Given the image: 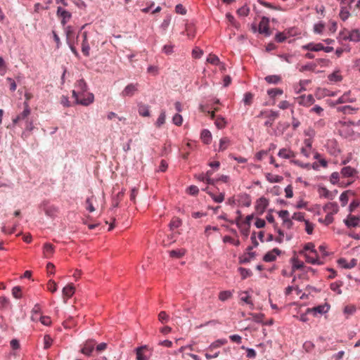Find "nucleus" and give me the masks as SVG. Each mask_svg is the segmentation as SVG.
<instances>
[{
  "label": "nucleus",
  "instance_id": "nucleus-1",
  "mask_svg": "<svg viewBox=\"0 0 360 360\" xmlns=\"http://www.w3.org/2000/svg\"><path fill=\"white\" fill-rule=\"evenodd\" d=\"M72 96L75 98L76 103L82 105L84 106H88L94 101V96L91 93H88L85 97L84 94L78 95L77 91L73 90Z\"/></svg>",
  "mask_w": 360,
  "mask_h": 360
},
{
  "label": "nucleus",
  "instance_id": "nucleus-2",
  "mask_svg": "<svg viewBox=\"0 0 360 360\" xmlns=\"http://www.w3.org/2000/svg\"><path fill=\"white\" fill-rule=\"evenodd\" d=\"M259 117H266L268 118V120H266L264 122V125L266 127H271L274 122L276 119L278 117V112L273 111V110H263L261 111L259 115H258Z\"/></svg>",
  "mask_w": 360,
  "mask_h": 360
},
{
  "label": "nucleus",
  "instance_id": "nucleus-3",
  "mask_svg": "<svg viewBox=\"0 0 360 360\" xmlns=\"http://www.w3.org/2000/svg\"><path fill=\"white\" fill-rule=\"evenodd\" d=\"M354 1V0H342L341 1V9L340 12V18L343 20H346L350 15L349 8L350 4Z\"/></svg>",
  "mask_w": 360,
  "mask_h": 360
},
{
  "label": "nucleus",
  "instance_id": "nucleus-4",
  "mask_svg": "<svg viewBox=\"0 0 360 360\" xmlns=\"http://www.w3.org/2000/svg\"><path fill=\"white\" fill-rule=\"evenodd\" d=\"M330 309V305L328 304H325L322 305H319L317 307H313V308H308L306 310L307 314L313 313L314 316L316 315V314H326L328 311Z\"/></svg>",
  "mask_w": 360,
  "mask_h": 360
},
{
  "label": "nucleus",
  "instance_id": "nucleus-5",
  "mask_svg": "<svg viewBox=\"0 0 360 360\" xmlns=\"http://www.w3.org/2000/svg\"><path fill=\"white\" fill-rule=\"evenodd\" d=\"M297 102L300 105L309 107L315 102V99L311 94L302 95L297 98Z\"/></svg>",
  "mask_w": 360,
  "mask_h": 360
},
{
  "label": "nucleus",
  "instance_id": "nucleus-6",
  "mask_svg": "<svg viewBox=\"0 0 360 360\" xmlns=\"http://www.w3.org/2000/svg\"><path fill=\"white\" fill-rule=\"evenodd\" d=\"M148 347L146 345L136 349V360H148L149 359Z\"/></svg>",
  "mask_w": 360,
  "mask_h": 360
},
{
  "label": "nucleus",
  "instance_id": "nucleus-7",
  "mask_svg": "<svg viewBox=\"0 0 360 360\" xmlns=\"http://www.w3.org/2000/svg\"><path fill=\"white\" fill-rule=\"evenodd\" d=\"M138 84H129L122 91L121 96L122 97H131L138 91Z\"/></svg>",
  "mask_w": 360,
  "mask_h": 360
},
{
  "label": "nucleus",
  "instance_id": "nucleus-8",
  "mask_svg": "<svg viewBox=\"0 0 360 360\" xmlns=\"http://www.w3.org/2000/svg\"><path fill=\"white\" fill-rule=\"evenodd\" d=\"M95 345L96 342L92 340L86 341L81 349V352L86 356H91L94 349Z\"/></svg>",
  "mask_w": 360,
  "mask_h": 360
},
{
  "label": "nucleus",
  "instance_id": "nucleus-9",
  "mask_svg": "<svg viewBox=\"0 0 360 360\" xmlns=\"http://www.w3.org/2000/svg\"><path fill=\"white\" fill-rule=\"evenodd\" d=\"M56 13L57 15L61 18V24L63 26L67 23L68 21L70 20L72 17V15L69 11L62 8L60 6L58 7Z\"/></svg>",
  "mask_w": 360,
  "mask_h": 360
},
{
  "label": "nucleus",
  "instance_id": "nucleus-10",
  "mask_svg": "<svg viewBox=\"0 0 360 360\" xmlns=\"http://www.w3.org/2000/svg\"><path fill=\"white\" fill-rule=\"evenodd\" d=\"M301 49L305 51L318 52L320 51H323V44H322L321 43L310 42L307 44L302 45L301 46Z\"/></svg>",
  "mask_w": 360,
  "mask_h": 360
},
{
  "label": "nucleus",
  "instance_id": "nucleus-11",
  "mask_svg": "<svg viewBox=\"0 0 360 360\" xmlns=\"http://www.w3.org/2000/svg\"><path fill=\"white\" fill-rule=\"evenodd\" d=\"M269 20L266 17H262L259 24V32L261 34L269 35Z\"/></svg>",
  "mask_w": 360,
  "mask_h": 360
},
{
  "label": "nucleus",
  "instance_id": "nucleus-12",
  "mask_svg": "<svg viewBox=\"0 0 360 360\" xmlns=\"http://www.w3.org/2000/svg\"><path fill=\"white\" fill-rule=\"evenodd\" d=\"M30 114V108L27 102H24V110L20 113L15 119L13 120L14 124H16L20 120H24L27 118Z\"/></svg>",
  "mask_w": 360,
  "mask_h": 360
},
{
  "label": "nucleus",
  "instance_id": "nucleus-13",
  "mask_svg": "<svg viewBox=\"0 0 360 360\" xmlns=\"http://www.w3.org/2000/svg\"><path fill=\"white\" fill-rule=\"evenodd\" d=\"M281 251L278 248H274L272 250L265 254L263 260L266 262H273L276 257L281 254Z\"/></svg>",
  "mask_w": 360,
  "mask_h": 360
},
{
  "label": "nucleus",
  "instance_id": "nucleus-14",
  "mask_svg": "<svg viewBox=\"0 0 360 360\" xmlns=\"http://www.w3.org/2000/svg\"><path fill=\"white\" fill-rule=\"evenodd\" d=\"M359 221L360 217L349 214L344 222L348 227H357L359 226Z\"/></svg>",
  "mask_w": 360,
  "mask_h": 360
},
{
  "label": "nucleus",
  "instance_id": "nucleus-15",
  "mask_svg": "<svg viewBox=\"0 0 360 360\" xmlns=\"http://www.w3.org/2000/svg\"><path fill=\"white\" fill-rule=\"evenodd\" d=\"M278 155L284 159H290L295 157V153L289 148H281L278 153Z\"/></svg>",
  "mask_w": 360,
  "mask_h": 360
},
{
  "label": "nucleus",
  "instance_id": "nucleus-16",
  "mask_svg": "<svg viewBox=\"0 0 360 360\" xmlns=\"http://www.w3.org/2000/svg\"><path fill=\"white\" fill-rule=\"evenodd\" d=\"M75 90L78 95H83L87 91V85L83 79L78 80L75 84Z\"/></svg>",
  "mask_w": 360,
  "mask_h": 360
},
{
  "label": "nucleus",
  "instance_id": "nucleus-17",
  "mask_svg": "<svg viewBox=\"0 0 360 360\" xmlns=\"http://www.w3.org/2000/svg\"><path fill=\"white\" fill-rule=\"evenodd\" d=\"M343 39H349L354 42H358L360 41V32L358 30H353L349 32L347 36L343 37Z\"/></svg>",
  "mask_w": 360,
  "mask_h": 360
},
{
  "label": "nucleus",
  "instance_id": "nucleus-18",
  "mask_svg": "<svg viewBox=\"0 0 360 360\" xmlns=\"http://www.w3.org/2000/svg\"><path fill=\"white\" fill-rule=\"evenodd\" d=\"M323 210L328 214H334L338 213L339 208L336 202H328L323 207Z\"/></svg>",
  "mask_w": 360,
  "mask_h": 360
},
{
  "label": "nucleus",
  "instance_id": "nucleus-19",
  "mask_svg": "<svg viewBox=\"0 0 360 360\" xmlns=\"http://www.w3.org/2000/svg\"><path fill=\"white\" fill-rule=\"evenodd\" d=\"M356 173V170L350 166L344 167L340 172V174L343 177H352Z\"/></svg>",
  "mask_w": 360,
  "mask_h": 360
},
{
  "label": "nucleus",
  "instance_id": "nucleus-20",
  "mask_svg": "<svg viewBox=\"0 0 360 360\" xmlns=\"http://www.w3.org/2000/svg\"><path fill=\"white\" fill-rule=\"evenodd\" d=\"M240 217H238L236 220V224L238 226V227L240 229L241 233L245 237L248 238L250 233V228L249 225H243L240 224Z\"/></svg>",
  "mask_w": 360,
  "mask_h": 360
},
{
  "label": "nucleus",
  "instance_id": "nucleus-21",
  "mask_svg": "<svg viewBox=\"0 0 360 360\" xmlns=\"http://www.w3.org/2000/svg\"><path fill=\"white\" fill-rule=\"evenodd\" d=\"M354 101V98L350 97V92H346L335 102L334 105L345 103H352Z\"/></svg>",
  "mask_w": 360,
  "mask_h": 360
},
{
  "label": "nucleus",
  "instance_id": "nucleus-22",
  "mask_svg": "<svg viewBox=\"0 0 360 360\" xmlns=\"http://www.w3.org/2000/svg\"><path fill=\"white\" fill-rule=\"evenodd\" d=\"M318 193L320 197H323L327 199L332 200L334 197L332 193L330 191H328L326 187L323 186L319 187Z\"/></svg>",
  "mask_w": 360,
  "mask_h": 360
},
{
  "label": "nucleus",
  "instance_id": "nucleus-23",
  "mask_svg": "<svg viewBox=\"0 0 360 360\" xmlns=\"http://www.w3.org/2000/svg\"><path fill=\"white\" fill-rule=\"evenodd\" d=\"M75 293V287L73 284H68L67 286L64 287L63 289V294L68 299L70 298L73 294Z\"/></svg>",
  "mask_w": 360,
  "mask_h": 360
},
{
  "label": "nucleus",
  "instance_id": "nucleus-24",
  "mask_svg": "<svg viewBox=\"0 0 360 360\" xmlns=\"http://www.w3.org/2000/svg\"><path fill=\"white\" fill-rule=\"evenodd\" d=\"M139 114L142 117H149L150 116V110L149 106L146 104H139L138 106Z\"/></svg>",
  "mask_w": 360,
  "mask_h": 360
},
{
  "label": "nucleus",
  "instance_id": "nucleus-25",
  "mask_svg": "<svg viewBox=\"0 0 360 360\" xmlns=\"http://www.w3.org/2000/svg\"><path fill=\"white\" fill-rule=\"evenodd\" d=\"M200 139L205 144H209L212 140V134L207 129H203L200 134Z\"/></svg>",
  "mask_w": 360,
  "mask_h": 360
},
{
  "label": "nucleus",
  "instance_id": "nucleus-26",
  "mask_svg": "<svg viewBox=\"0 0 360 360\" xmlns=\"http://www.w3.org/2000/svg\"><path fill=\"white\" fill-rule=\"evenodd\" d=\"M304 256L306 257V262L312 264H322L319 261L318 254L316 253V257L314 255L310 253H305Z\"/></svg>",
  "mask_w": 360,
  "mask_h": 360
},
{
  "label": "nucleus",
  "instance_id": "nucleus-27",
  "mask_svg": "<svg viewBox=\"0 0 360 360\" xmlns=\"http://www.w3.org/2000/svg\"><path fill=\"white\" fill-rule=\"evenodd\" d=\"M292 270L290 272V276H292L294 272L297 269H301L304 266V263L302 262L299 261L296 258H293L292 259Z\"/></svg>",
  "mask_w": 360,
  "mask_h": 360
},
{
  "label": "nucleus",
  "instance_id": "nucleus-28",
  "mask_svg": "<svg viewBox=\"0 0 360 360\" xmlns=\"http://www.w3.org/2000/svg\"><path fill=\"white\" fill-rule=\"evenodd\" d=\"M227 343V340L226 339H219L214 342H213L208 347L210 351H212L216 348L220 347L221 346Z\"/></svg>",
  "mask_w": 360,
  "mask_h": 360
},
{
  "label": "nucleus",
  "instance_id": "nucleus-29",
  "mask_svg": "<svg viewBox=\"0 0 360 360\" xmlns=\"http://www.w3.org/2000/svg\"><path fill=\"white\" fill-rule=\"evenodd\" d=\"M44 211L46 214L49 217L55 216L58 212V209L54 206L45 205L44 206Z\"/></svg>",
  "mask_w": 360,
  "mask_h": 360
},
{
  "label": "nucleus",
  "instance_id": "nucleus-30",
  "mask_svg": "<svg viewBox=\"0 0 360 360\" xmlns=\"http://www.w3.org/2000/svg\"><path fill=\"white\" fill-rule=\"evenodd\" d=\"M185 249H178L169 251V256L175 258H181L186 254Z\"/></svg>",
  "mask_w": 360,
  "mask_h": 360
},
{
  "label": "nucleus",
  "instance_id": "nucleus-31",
  "mask_svg": "<svg viewBox=\"0 0 360 360\" xmlns=\"http://www.w3.org/2000/svg\"><path fill=\"white\" fill-rule=\"evenodd\" d=\"M266 179L270 183H278L281 181L283 177L278 175H274L271 173H267L266 174Z\"/></svg>",
  "mask_w": 360,
  "mask_h": 360
},
{
  "label": "nucleus",
  "instance_id": "nucleus-32",
  "mask_svg": "<svg viewBox=\"0 0 360 360\" xmlns=\"http://www.w3.org/2000/svg\"><path fill=\"white\" fill-rule=\"evenodd\" d=\"M54 252V247L50 243H46L44 245V253L46 257H50Z\"/></svg>",
  "mask_w": 360,
  "mask_h": 360
},
{
  "label": "nucleus",
  "instance_id": "nucleus-33",
  "mask_svg": "<svg viewBox=\"0 0 360 360\" xmlns=\"http://www.w3.org/2000/svg\"><path fill=\"white\" fill-rule=\"evenodd\" d=\"M240 300L249 304L251 309H254V304L250 297L248 295L247 292H243L240 294Z\"/></svg>",
  "mask_w": 360,
  "mask_h": 360
},
{
  "label": "nucleus",
  "instance_id": "nucleus-34",
  "mask_svg": "<svg viewBox=\"0 0 360 360\" xmlns=\"http://www.w3.org/2000/svg\"><path fill=\"white\" fill-rule=\"evenodd\" d=\"M314 245L312 243H308L304 245V249L301 251V254H304L305 251H309L310 254L314 255L316 257V250L314 249Z\"/></svg>",
  "mask_w": 360,
  "mask_h": 360
},
{
  "label": "nucleus",
  "instance_id": "nucleus-35",
  "mask_svg": "<svg viewBox=\"0 0 360 360\" xmlns=\"http://www.w3.org/2000/svg\"><path fill=\"white\" fill-rule=\"evenodd\" d=\"M230 145V140L227 137H224L220 139L219 141V151H224Z\"/></svg>",
  "mask_w": 360,
  "mask_h": 360
},
{
  "label": "nucleus",
  "instance_id": "nucleus-36",
  "mask_svg": "<svg viewBox=\"0 0 360 360\" xmlns=\"http://www.w3.org/2000/svg\"><path fill=\"white\" fill-rule=\"evenodd\" d=\"M337 110L338 112H343L344 114H352L356 111V109L354 108L349 106V105H345V106H340L337 108Z\"/></svg>",
  "mask_w": 360,
  "mask_h": 360
},
{
  "label": "nucleus",
  "instance_id": "nucleus-37",
  "mask_svg": "<svg viewBox=\"0 0 360 360\" xmlns=\"http://www.w3.org/2000/svg\"><path fill=\"white\" fill-rule=\"evenodd\" d=\"M238 271L240 272L241 278L243 280H244L248 277H250L252 275L251 270L243 268V267H239Z\"/></svg>",
  "mask_w": 360,
  "mask_h": 360
},
{
  "label": "nucleus",
  "instance_id": "nucleus-38",
  "mask_svg": "<svg viewBox=\"0 0 360 360\" xmlns=\"http://www.w3.org/2000/svg\"><path fill=\"white\" fill-rule=\"evenodd\" d=\"M65 32L66 34L67 42L72 41L74 38V30L72 26H67L65 27Z\"/></svg>",
  "mask_w": 360,
  "mask_h": 360
},
{
  "label": "nucleus",
  "instance_id": "nucleus-39",
  "mask_svg": "<svg viewBox=\"0 0 360 360\" xmlns=\"http://www.w3.org/2000/svg\"><path fill=\"white\" fill-rule=\"evenodd\" d=\"M181 225V220L179 217H173L169 223L171 230L179 228Z\"/></svg>",
  "mask_w": 360,
  "mask_h": 360
},
{
  "label": "nucleus",
  "instance_id": "nucleus-40",
  "mask_svg": "<svg viewBox=\"0 0 360 360\" xmlns=\"http://www.w3.org/2000/svg\"><path fill=\"white\" fill-rule=\"evenodd\" d=\"M283 91L282 89L278 88L271 89L267 91V94L271 98H274L277 96L283 94Z\"/></svg>",
  "mask_w": 360,
  "mask_h": 360
},
{
  "label": "nucleus",
  "instance_id": "nucleus-41",
  "mask_svg": "<svg viewBox=\"0 0 360 360\" xmlns=\"http://www.w3.org/2000/svg\"><path fill=\"white\" fill-rule=\"evenodd\" d=\"M94 200V197L91 196L86 199V209L89 210L90 212H93L95 211V208L94 207L93 202Z\"/></svg>",
  "mask_w": 360,
  "mask_h": 360
},
{
  "label": "nucleus",
  "instance_id": "nucleus-42",
  "mask_svg": "<svg viewBox=\"0 0 360 360\" xmlns=\"http://www.w3.org/2000/svg\"><path fill=\"white\" fill-rule=\"evenodd\" d=\"M342 79V76L340 75L339 71H336L333 72L332 74L328 75V79L331 82H340Z\"/></svg>",
  "mask_w": 360,
  "mask_h": 360
},
{
  "label": "nucleus",
  "instance_id": "nucleus-43",
  "mask_svg": "<svg viewBox=\"0 0 360 360\" xmlns=\"http://www.w3.org/2000/svg\"><path fill=\"white\" fill-rule=\"evenodd\" d=\"M265 80L269 84H278L281 77L278 75H269L265 77Z\"/></svg>",
  "mask_w": 360,
  "mask_h": 360
},
{
  "label": "nucleus",
  "instance_id": "nucleus-44",
  "mask_svg": "<svg viewBox=\"0 0 360 360\" xmlns=\"http://www.w3.org/2000/svg\"><path fill=\"white\" fill-rule=\"evenodd\" d=\"M90 46L87 40H83L82 43V51L86 56H89Z\"/></svg>",
  "mask_w": 360,
  "mask_h": 360
},
{
  "label": "nucleus",
  "instance_id": "nucleus-45",
  "mask_svg": "<svg viewBox=\"0 0 360 360\" xmlns=\"http://www.w3.org/2000/svg\"><path fill=\"white\" fill-rule=\"evenodd\" d=\"M253 94L250 92H247L244 95L243 102L246 105H250L252 103Z\"/></svg>",
  "mask_w": 360,
  "mask_h": 360
},
{
  "label": "nucleus",
  "instance_id": "nucleus-46",
  "mask_svg": "<svg viewBox=\"0 0 360 360\" xmlns=\"http://www.w3.org/2000/svg\"><path fill=\"white\" fill-rule=\"evenodd\" d=\"M259 3L261 5H262L263 6H264L266 8H271V9H274V10H277V11H281L282 10L281 7L276 6L271 4V3L264 1L263 0H259Z\"/></svg>",
  "mask_w": 360,
  "mask_h": 360
},
{
  "label": "nucleus",
  "instance_id": "nucleus-47",
  "mask_svg": "<svg viewBox=\"0 0 360 360\" xmlns=\"http://www.w3.org/2000/svg\"><path fill=\"white\" fill-rule=\"evenodd\" d=\"M165 118H166L165 112V111L161 112L160 115H159V117L156 121V123H155L156 127H160L163 124H165Z\"/></svg>",
  "mask_w": 360,
  "mask_h": 360
},
{
  "label": "nucleus",
  "instance_id": "nucleus-48",
  "mask_svg": "<svg viewBox=\"0 0 360 360\" xmlns=\"http://www.w3.org/2000/svg\"><path fill=\"white\" fill-rule=\"evenodd\" d=\"M53 343V339L49 335H45L44 337V348L49 349Z\"/></svg>",
  "mask_w": 360,
  "mask_h": 360
},
{
  "label": "nucleus",
  "instance_id": "nucleus-49",
  "mask_svg": "<svg viewBox=\"0 0 360 360\" xmlns=\"http://www.w3.org/2000/svg\"><path fill=\"white\" fill-rule=\"evenodd\" d=\"M350 193L349 191H347L343 192L340 196V200L341 202L342 206H345L347 203L348 202L349 198H348V193Z\"/></svg>",
  "mask_w": 360,
  "mask_h": 360
},
{
  "label": "nucleus",
  "instance_id": "nucleus-50",
  "mask_svg": "<svg viewBox=\"0 0 360 360\" xmlns=\"http://www.w3.org/2000/svg\"><path fill=\"white\" fill-rule=\"evenodd\" d=\"M215 124L217 128L222 129L226 126V121L222 117H217L215 120Z\"/></svg>",
  "mask_w": 360,
  "mask_h": 360
},
{
  "label": "nucleus",
  "instance_id": "nucleus-51",
  "mask_svg": "<svg viewBox=\"0 0 360 360\" xmlns=\"http://www.w3.org/2000/svg\"><path fill=\"white\" fill-rule=\"evenodd\" d=\"M158 319L162 323H165L169 321V316L165 311H162L158 314Z\"/></svg>",
  "mask_w": 360,
  "mask_h": 360
},
{
  "label": "nucleus",
  "instance_id": "nucleus-52",
  "mask_svg": "<svg viewBox=\"0 0 360 360\" xmlns=\"http://www.w3.org/2000/svg\"><path fill=\"white\" fill-rule=\"evenodd\" d=\"M22 289L20 286H15L12 289V295L15 298L19 299L22 296Z\"/></svg>",
  "mask_w": 360,
  "mask_h": 360
},
{
  "label": "nucleus",
  "instance_id": "nucleus-53",
  "mask_svg": "<svg viewBox=\"0 0 360 360\" xmlns=\"http://www.w3.org/2000/svg\"><path fill=\"white\" fill-rule=\"evenodd\" d=\"M316 65L315 64L309 63L305 65H303L300 69V72H305V71H314L316 68Z\"/></svg>",
  "mask_w": 360,
  "mask_h": 360
},
{
  "label": "nucleus",
  "instance_id": "nucleus-54",
  "mask_svg": "<svg viewBox=\"0 0 360 360\" xmlns=\"http://www.w3.org/2000/svg\"><path fill=\"white\" fill-rule=\"evenodd\" d=\"M213 174V172L212 170H209L206 172V174H205V178H206V182L208 184H215V179H212L211 178V176Z\"/></svg>",
  "mask_w": 360,
  "mask_h": 360
},
{
  "label": "nucleus",
  "instance_id": "nucleus-55",
  "mask_svg": "<svg viewBox=\"0 0 360 360\" xmlns=\"http://www.w3.org/2000/svg\"><path fill=\"white\" fill-rule=\"evenodd\" d=\"M207 61L211 64L217 65L219 63V59L217 56L210 54L207 58Z\"/></svg>",
  "mask_w": 360,
  "mask_h": 360
},
{
  "label": "nucleus",
  "instance_id": "nucleus-56",
  "mask_svg": "<svg viewBox=\"0 0 360 360\" xmlns=\"http://www.w3.org/2000/svg\"><path fill=\"white\" fill-rule=\"evenodd\" d=\"M173 123L176 126H181L183 122L182 116L179 114H176L172 119Z\"/></svg>",
  "mask_w": 360,
  "mask_h": 360
},
{
  "label": "nucleus",
  "instance_id": "nucleus-57",
  "mask_svg": "<svg viewBox=\"0 0 360 360\" xmlns=\"http://www.w3.org/2000/svg\"><path fill=\"white\" fill-rule=\"evenodd\" d=\"M47 288L51 292H54L57 290V285L56 282L53 280H49L47 283Z\"/></svg>",
  "mask_w": 360,
  "mask_h": 360
},
{
  "label": "nucleus",
  "instance_id": "nucleus-58",
  "mask_svg": "<svg viewBox=\"0 0 360 360\" xmlns=\"http://www.w3.org/2000/svg\"><path fill=\"white\" fill-rule=\"evenodd\" d=\"M339 178H340V174L337 172H334L330 175V181L333 184H336L339 180Z\"/></svg>",
  "mask_w": 360,
  "mask_h": 360
},
{
  "label": "nucleus",
  "instance_id": "nucleus-59",
  "mask_svg": "<svg viewBox=\"0 0 360 360\" xmlns=\"http://www.w3.org/2000/svg\"><path fill=\"white\" fill-rule=\"evenodd\" d=\"M231 296V293L229 291H223L219 293V299L221 301H225Z\"/></svg>",
  "mask_w": 360,
  "mask_h": 360
},
{
  "label": "nucleus",
  "instance_id": "nucleus-60",
  "mask_svg": "<svg viewBox=\"0 0 360 360\" xmlns=\"http://www.w3.org/2000/svg\"><path fill=\"white\" fill-rule=\"evenodd\" d=\"M305 231L308 234H311L314 230V224L310 223L308 220L304 221Z\"/></svg>",
  "mask_w": 360,
  "mask_h": 360
},
{
  "label": "nucleus",
  "instance_id": "nucleus-61",
  "mask_svg": "<svg viewBox=\"0 0 360 360\" xmlns=\"http://www.w3.org/2000/svg\"><path fill=\"white\" fill-rule=\"evenodd\" d=\"M275 39L277 42H283L287 39V35L284 32H279L276 34Z\"/></svg>",
  "mask_w": 360,
  "mask_h": 360
},
{
  "label": "nucleus",
  "instance_id": "nucleus-62",
  "mask_svg": "<svg viewBox=\"0 0 360 360\" xmlns=\"http://www.w3.org/2000/svg\"><path fill=\"white\" fill-rule=\"evenodd\" d=\"M39 321L44 326H50L51 323V321L49 316H40Z\"/></svg>",
  "mask_w": 360,
  "mask_h": 360
},
{
  "label": "nucleus",
  "instance_id": "nucleus-63",
  "mask_svg": "<svg viewBox=\"0 0 360 360\" xmlns=\"http://www.w3.org/2000/svg\"><path fill=\"white\" fill-rule=\"evenodd\" d=\"M9 304V300L6 297H0V308H6Z\"/></svg>",
  "mask_w": 360,
  "mask_h": 360
},
{
  "label": "nucleus",
  "instance_id": "nucleus-64",
  "mask_svg": "<svg viewBox=\"0 0 360 360\" xmlns=\"http://www.w3.org/2000/svg\"><path fill=\"white\" fill-rule=\"evenodd\" d=\"M356 311V307L354 305H347L344 309V312L347 314H353Z\"/></svg>",
  "mask_w": 360,
  "mask_h": 360
}]
</instances>
